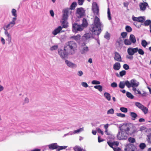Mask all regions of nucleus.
<instances>
[{
	"label": "nucleus",
	"mask_w": 151,
	"mask_h": 151,
	"mask_svg": "<svg viewBox=\"0 0 151 151\" xmlns=\"http://www.w3.org/2000/svg\"><path fill=\"white\" fill-rule=\"evenodd\" d=\"M119 130L117 135L119 140H126L129 135H131L136 131L135 129H133L131 124H126L119 127Z\"/></svg>",
	"instance_id": "1"
},
{
	"label": "nucleus",
	"mask_w": 151,
	"mask_h": 151,
	"mask_svg": "<svg viewBox=\"0 0 151 151\" xmlns=\"http://www.w3.org/2000/svg\"><path fill=\"white\" fill-rule=\"evenodd\" d=\"M103 27V25L100 22L99 19L96 16L93 24L91 25L90 29L93 34L99 35L101 32V28Z\"/></svg>",
	"instance_id": "2"
},
{
	"label": "nucleus",
	"mask_w": 151,
	"mask_h": 151,
	"mask_svg": "<svg viewBox=\"0 0 151 151\" xmlns=\"http://www.w3.org/2000/svg\"><path fill=\"white\" fill-rule=\"evenodd\" d=\"M77 47V44L73 41H70L67 42L64 48L69 54L73 55L75 52Z\"/></svg>",
	"instance_id": "3"
},
{
	"label": "nucleus",
	"mask_w": 151,
	"mask_h": 151,
	"mask_svg": "<svg viewBox=\"0 0 151 151\" xmlns=\"http://www.w3.org/2000/svg\"><path fill=\"white\" fill-rule=\"evenodd\" d=\"M63 15L61 21L62 25L63 26L62 28H67L68 26V22L67 19L68 14L70 12L71 13L70 9L69 8H65L63 11Z\"/></svg>",
	"instance_id": "4"
},
{
	"label": "nucleus",
	"mask_w": 151,
	"mask_h": 151,
	"mask_svg": "<svg viewBox=\"0 0 151 151\" xmlns=\"http://www.w3.org/2000/svg\"><path fill=\"white\" fill-rule=\"evenodd\" d=\"M16 18L13 17L12 20L11 22L7 24H4L3 26V28L4 30V34H10V33L8 32V30L13 27L16 24Z\"/></svg>",
	"instance_id": "5"
},
{
	"label": "nucleus",
	"mask_w": 151,
	"mask_h": 151,
	"mask_svg": "<svg viewBox=\"0 0 151 151\" xmlns=\"http://www.w3.org/2000/svg\"><path fill=\"white\" fill-rule=\"evenodd\" d=\"M139 84V83L135 79H132L130 83L128 81H121L120 82L119 85H137Z\"/></svg>",
	"instance_id": "6"
},
{
	"label": "nucleus",
	"mask_w": 151,
	"mask_h": 151,
	"mask_svg": "<svg viewBox=\"0 0 151 151\" xmlns=\"http://www.w3.org/2000/svg\"><path fill=\"white\" fill-rule=\"evenodd\" d=\"M66 51H67L65 50L64 48V50H58V54L62 59H64L68 57V53Z\"/></svg>",
	"instance_id": "7"
},
{
	"label": "nucleus",
	"mask_w": 151,
	"mask_h": 151,
	"mask_svg": "<svg viewBox=\"0 0 151 151\" xmlns=\"http://www.w3.org/2000/svg\"><path fill=\"white\" fill-rule=\"evenodd\" d=\"M80 52L82 54H85L88 52L89 51L88 47L87 46L86 44H82L80 47Z\"/></svg>",
	"instance_id": "8"
},
{
	"label": "nucleus",
	"mask_w": 151,
	"mask_h": 151,
	"mask_svg": "<svg viewBox=\"0 0 151 151\" xmlns=\"http://www.w3.org/2000/svg\"><path fill=\"white\" fill-rule=\"evenodd\" d=\"M92 10L94 14L96 15L99 14V7L96 2H94L92 3Z\"/></svg>",
	"instance_id": "9"
},
{
	"label": "nucleus",
	"mask_w": 151,
	"mask_h": 151,
	"mask_svg": "<svg viewBox=\"0 0 151 151\" xmlns=\"http://www.w3.org/2000/svg\"><path fill=\"white\" fill-rule=\"evenodd\" d=\"M73 28L76 31H81L83 30L84 28L81 24L74 23L73 25Z\"/></svg>",
	"instance_id": "10"
},
{
	"label": "nucleus",
	"mask_w": 151,
	"mask_h": 151,
	"mask_svg": "<svg viewBox=\"0 0 151 151\" xmlns=\"http://www.w3.org/2000/svg\"><path fill=\"white\" fill-rule=\"evenodd\" d=\"M132 19L134 21H135L141 23H143L145 19V17L144 16L136 17L133 16L132 17Z\"/></svg>",
	"instance_id": "11"
},
{
	"label": "nucleus",
	"mask_w": 151,
	"mask_h": 151,
	"mask_svg": "<svg viewBox=\"0 0 151 151\" xmlns=\"http://www.w3.org/2000/svg\"><path fill=\"white\" fill-rule=\"evenodd\" d=\"M127 51L129 55L133 56L135 53L137 52V47L133 48L129 47L127 49Z\"/></svg>",
	"instance_id": "12"
},
{
	"label": "nucleus",
	"mask_w": 151,
	"mask_h": 151,
	"mask_svg": "<svg viewBox=\"0 0 151 151\" xmlns=\"http://www.w3.org/2000/svg\"><path fill=\"white\" fill-rule=\"evenodd\" d=\"M65 62L66 64L67 65V66L70 68H75L77 67V66L76 64L68 60H65Z\"/></svg>",
	"instance_id": "13"
},
{
	"label": "nucleus",
	"mask_w": 151,
	"mask_h": 151,
	"mask_svg": "<svg viewBox=\"0 0 151 151\" xmlns=\"http://www.w3.org/2000/svg\"><path fill=\"white\" fill-rule=\"evenodd\" d=\"M77 14L78 17H81L85 14V11L82 8H78L77 10Z\"/></svg>",
	"instance_id": "14"
},
{
	"label": "nucleus",
	"mask_w": 151,
	"mask_h": 151,
	"mask_svg": "<svg viewBox=\"0 0 151 151\" xmlns=\"http://www.w3.org/2000/svg\"><path fill=\"white\" fill-rule=\"evenodd\" d=\"M135 147L133 145L129 144L127 145L124 148L125 151H134Z\"/></svg>",
	"instance_id": "15"
},
{
	"label": "nucleus",
	"mask_w": 151,
	"mask_h": 151,
	"mask_svg": "<svg viewBox=\"0 0 151 151\" xmlns=\"http://www.w3.org/2000/svg\"><path fill=\"white\" fill-rule=\"evenodd\" d=\"M62 27L61 26H59L57 28H55L52 32V34L54 36L61 32Z\"/></svg>",
	"instance_id": "16"
},
{
	"label": "nucleus",
	"mask_w": 151,
	"mask_h": 151,
	"mask_svg": "<svg viewBox=\"0 0 151 151\" xmlns=\"http://www.w3.org/2000/svg\"><path fill=\"white\" fill-rule=\"evenodd\" d=\"M123 39L121 37H119L116 43V46L117 47H121L123 44Z\"/></svg>",
	"instance_id": "17"
},
{
	"label": "nucleus",
	"mask_w": 151,
	"mask_h": 151,
	"mask_svg": "<svg viewBox=\"0 0 151 151\" xmlns=\"http://www.w3.org/2000/svg\"><path fill=\"white\" fill-rule=\"evenodd\" d=\"M147 6H148V4L146 2H144V3H140L139 5L140 10L144 11L146 9V7Z\"/></svg>",
	"instance_id": "18"
},
{
	"label": "nucleus",
	"mask_w": 151,
	"mask_h": 151,
	"mask_svg": "<svg viewBox=\"0 0 151 151\" xmlns=\"http://www.w3.org/2000/svg\"><path fill=\"white\" fill-rule=\"evenodd\" d=\"M114 59L118 62H122V59L120 55L117 52L114 53Z\"/></svg>",
	"instance_id": "19"
},
{
	"label": "nucleus",
	"mask_w": 151,
	"mask_h": 151,
	"mask_svg": "<svg viewBox=\"0 0 151 151\" xmlns=\"http://www.w3.org/2000/svg\"><path fill=\"white\" fill-rule=\"evenodd\" d=\"M48 146L50 150H54L57 149L58 145L57 143H54L48 145Z\"/></svg>",
	"instance_id": "20"
},
{
	"label": "nucleus",
	"mask_w": 151,
	"mask_h": 151,
	"mask_svg": "<svg viewBox=\"0 0 151 151\" xmlns=\"http://www.w3.org/2000/svg\"><path fill=\"white\" fill-rule=\"evenodd\" d=\"M120 68L121 65L119 63H116L113 65V68L115 70H119Z\"/></svg>",
	"instance_id": "21"
},
{
	"label": "nucleus",
	"mask_w": 151,
	"mask_h": 151,
	"mask_svg": "<svg viewBox=\"0 0 151 151\" xmlns=\"http://www.w3.org/2000/svg\"><path fill=\"white\" fill-rule=\"evenodd\" d=\"M129 40L131 42L134 44L136 42V39L134 36L133 35H131L129 37Z\"/></svg>",
	"instance_id": "22"
},
{
	"label": "nucleus",
	"mask_w": 151,
	"mask_h": 151,
	"mask_svg": "<svg viewBox=\"0 0 151 151\" xmlns=\"http://www.w3.org/2000/svg\"><path fill=\"white\" fill-rule=\"evenodd\" d=\"M130 115L132 117V119L133 120H135L137 116V114L134 112H130Z\"/></svg>",
	"instance_id": "23"
},
{
	"label": "nucleus",
	"mask_w": 151,
	"mask_h": 151,
	"mask_svg": "<svg viewBox=\"0 0 151 151\" xmlns=\"http://www.w3.org/2000/svg\"><path fill=\"white\" fill-rule=\"evenodd\" d=\"M7 37L6 40L8 41V44H9L12 42V37L11 34H5Z\"/></svg>",
	"instance_id": "24"
},
{
	"label": "nucleus",
	"mask_w": 151,
	"mask_h": 151,
	"mask_svg": "<svg viewBox=\"0 0 151 151\" xmlns=\"http://www.w3.org/2000/svg\"><path fill=\"white\" fill-rule=\"evenodd\" d=\"M104 96L106 99L108 101L111 100V95L109 93L107 92H105L104 93Z\"/></svg>",
	"instance_id": "25"
},
{
	"label": "nucleus",
	"mask_w": 151,
	"mask_h": 151,
	"mask_svg": "<svg viewBox=\"0 0 151 151\" xmlns=\"http://www.w3.org/2000/svg\"><path fill=\"white\" fill-rule=\"evenodd\" d=\"M144 24H142V25L145 26H148L151 24V21L150 20L148 19L144 22Z\"/></svg>",
	"instance_id": "26"
},
{
	"label": "nucleus",
	"mask_w": 151,
	"mask_h": 151,
	"mask_svg": "<svg viewBox=\"0 0 151 151\" xmlns=\"http://www.w3.org/2000/svg\"><path fill=\"white\" fill-rule=\"evenodd\" d=\"M84 27H86L88 25V23L86 19L83 18L82 20V23L81 24Z\"/></svg>",
	"instance_id": "27"
},
{
	"label": "nucleus",
	"mask_w": 151,
	"mask_h": 151,
	"mask_svg": "<svg viewBox=\"0 0 151 151\" xmlns=\"http://www.w3.org/2000/svg\"><path fill=\"white\" fill-rule=\"evenodd\" d=\"M84 37L86 38V39L87 40L92 38V35L91 33H88L84 34Z\"/></svg>",
	"instance_id": "28"
},
{
	"label": "nucleus",
	"mask_w": 151,
	"mask_h": 151,
	"mask_svg": "<svg viewBox=\"0 0 151 151\" xmlns=\"http://www.w3.org/2000/svg\"><path fill=\"white\" fill-rule=\"evenodd\" d=\"M73 150L75 151H82L83 149L79 146H76L73 147Z\"/></svg>",
	"instance_id": "29"
},
{
	"label": "nucleus",
	"mask_w": 151,
	"mask_h": 151,
	"mask_svg": "<svg viewBox=\"0 0 151 151\" xmlns=\"http://www.w3.org/2000/svg\"><path fill=\"white\" fill-rule=\"evenodd\" d=\"M128 88H130L131 87L132 88V89L133 90L134 92L136 93L137 91V90L136 89V87L138 86H127Z\"/></svg>",
	"instance_id": "30"
},
{
	"label": "nucleus",
	"mask_w": 151,
	"mask_h": 151,
	"mask_svg": "<svg viewBox=\"0 0 151 151\" xmlns=\"http://www.w3.org/2000/svg\"><path fill=\"white\" fill-rule=\"evenodd\" d=\"M137 93L139 94L141 96H146V93L144 91H142V92H141L137 90V91L136 93Z\"/></svg>",
	"instance_id": "31"
},
{
	"label": "nucleus",
	"mask_w": 151,
	"mask_h": 151,
	"mask_svg": "<svg viewBox=\"0 0 151 151\" xmlns=\"http://www.w3.org/2000/svg\"><path fill=\"white\" fill-rule=\"evenodd\" d=\"M83 130V128H81L78 129L74 130V131H73V134H78L82 131Z\"/></svg>",
	"instance_id": "32"
},
{
	"label": "nucleus",
	"mask_w": 151,
	"mask_h": 151,
	"mask_svg": "<svg viewBox=\"0 0 151 151\" xmlns=\"http://www.w3.org/2000/svg\"><path fill=\"white\" fill-rule=\"evenodd\" d=\"M141 110H142L145 114H147L148 112V109L144 106H143V107L142 108Z\"/></svg>",
	"instance_id": "33"
},
{
	"label": "nucleus",
	"mask_w": 151,
	"mask_h": 151,
	"mask_svg": "<svg viewBox=\"0 0 151 151\" xmlns=\"http://www.w3.org/2000/svg\"><path fill=\"white\" fill-rule=\"evenodd\" d=\"M135 106L138 107L139 109H141L143 106H144L143 105H142L141 103L139 102H136L135 103Z\"/></svg>",
	"instance_id": "34"
},
{
	"label": "nucleus",
	"mask_w": 151,
	"mask_h": 151,
	"mask_svg": "<svg viewBox=\"0 0 151 151\" xmlns=\"http://www.w3.org/2000/svg\"><path fill=\"white\" fill-rule=\"evenodd\" d=\"M58 48V45H54L51 47L50 49V50L51 51H53L57 50Z\"/></svg>",
	"instance_id": "35"
},
{
	"label": "nucleus",
	"mask_w": 151,
	"mask_h": 151,
	"mask_svg": "<svg viewBox=\"0 0 151 151\" xmlns=\"http://www.w3.org/2000/svg\"><path fill=\"white\" fill-rule=\"evenodd\" d=\"M80 36L79 35H78L76 36H73L71 37V38L73 39L76 40H79L80 39Z\"/></svg>",
	"instance_id": "36"
},
{
	"label": "nucleus",
	"mask_w": 151,
	"mask_h": 151,
	"mask_svg": "<svg viewBox=\"0 0 151 151\" xmlns=\"http://www.w3.org/2000/svg\"><path fill=\"white\" fill-rule=\"evenodd\" d=\"M126 96L128 98L131 99H133L134 98V96L129 92L126 93Z\"/></svg>",
	"instance_id": "37"
},
{
	"label": "nucleus",
	"mask_w": 151,
	"mask_h": 151,
	"mask_svg": "<svg viewBox=\"0 0 151 151\" xmlns=\"http://www.w3.org/2000/svg\"><path fill=\"white\" fill-rule=\"evenodd\" d=\"M94 87L95 88L98 90L100 92L102 91V87L101 86H95Z\"/></svg>",
	"instance_id": "38"
},
{
	"label": "nucleus",
	"mask_w": 151,
	"mask_h": 151,
	"mask_svg": "<svg viewBox=\"0 0 151 151\" xmlns=\"http://www.w3.org/2000/svg\"><path fill=\"white\" fill-rule=\"evenodd\" d=\"M66 146H58V148H57V151H60L61 150L65 149L66 147Z\"/></svg>",
	"instance_id": "39"
},
{
	"label": "nucleus",
	"mask_w": 151,
	"mask_h": 151,
	"mask_svg": "<svg viewBox=\"0 0 151 151\" xmlns=\"http://www.w3.org/2000/svg\"><path fill=\"white\" fill-rule=\"evenodd\" d=\"M12 15L15 17H14L17 18V11L16 10L14 9H13L12 10Z\"/></svg>",
	"instance_id": "40"
},
{
	"label": "nucleus",
	"mask_w": 151,
	"mask_h": 151,
	"mask_svg": "<svg viewBox=\"0 0 151 151\" xmlns=\"http://www.w3.org/2000/svg\"><path fill=\"white\" fill-rule=\"evenodd\" d=\"M147 44V43L145 40H142L141 42V45L144 47H145Z\"/></svg>",
	"instance_id": "41"
},
{
	"label": "nucleus",
	"mask_w": 151,
	"mask_h": 151,
	"mask_svg": "<svg viewBox=\"0 0 151 151\" xmlns=\"http://www.w3.org/2000/svg\"><path fill=\"white\" fill-rule=\"evenodd\" d=\"M124 43L126 45H130L132 44V42L130 40L128 39H125L124 41Z\"/></svg>",
	"instance_id": "42"
},
{
	"label": "nucleus",
	"mask_w": 151,
	"mask_h": 151,
	"mask_svg": "<svg viewBox=\"0 0 151 151\" xmlns=\"http://www.w3.org/2000/svg\"><path fill=\"white\" fill-rule=\"evenodd\" d=\"M77 5V3L76 2H73L70 6V9H74Z\"/></svg>",
	"instance_id": "43"
},
{
	"label": "nucleus",
	"mask_w": 151,
	"mask_h": 151,
	"mask_svg": "<svg viewBox=\"0 0 151 151\" xmlns=\"http://www.w3.org/2000/svg\"><path fill=\"white\" fill-rule=\"evenodd\" d=\"M120 110L121 111L124 113H126L128 111L127 108L124 107H121L120 109Z\"/></svg>",
	"instance_id": "44"
},
{
	"label": "nucleus",
	"mask_w": 151,
	"mask_h": 151,
	"mask_svg": "<svg viewBox=\"0 0 151 151\" xmlns=\"http://www.w3.org/2000/svg\"><path fill=\"white\" fill-rule=\"evenodd\" d=\"M129 142L131 143H134L135 142V139L134 138L130 137L128 139Z\"/></svg>",
	"instance_id": "45"
},
{
	"label": "nucleus",
	"mask_w": 151,
	"mask_h": 151,
	"mask_svg": "<svg viewBox=\"0 0 151 151\" xmlns=\"http://www.w3.org/2000/svg\"><path fill=\"white\" fill-rule=\"evenodd\" d=\"M137 52H138V53L142 55H143L144 54V52L143 51V50L141 49H138V48L137 47Z\"/></svg>",
	"instance_id": "46"
},
{
	"label": "nucleus",
	"mask_w": 151,
	"mask_h": 151,
	"mask_svg": "<svg viewBox=\"0 0 151 151\" xmlns=\"http://www.w3.org/2000/svg\"><path fill=\"white\" fill-rule=\"evenodd\" d=\"M104 37L107 40H109L110 37V35L109 33L108 32H106L104 36Z\"/></svg>",
	"instance_id": "47"
},
{
	"label": "nucleus",
	"mask_w": 151,
	"mask_h": 151,
	"mask_svg": "<svg viewBox=\"0 0 151 151\" xmlns=\"http://www.w3.org/2000/svg\"><path fill=\"white\" fill-rule=\"evenodd\" d=\"M125 29L127 31L129 32H130L132 31V28L129 26H127L126 27Z\"/></svg>",
	"instance_id": "48"
},
{
	"label": "nucleus",
	"mask_w": 151,
	"mask_h": 151,
	"mask_svg": "<svg viewBox=\"0 0 151 151\" xmlns=\"http://www.w3.org/2000/svg\"><path fill=\"white\" fill-rule=\"evenodd\" d=\"M114 112V110L113 109H111L107 111V114H113Z\"/></svg>",
	"instance_id": "49"
},
{
	"label": "nucleus",
	"mask_w": 151,
	"mask_h": 151,
	"mask_svg": "<svg viewBox=\"0 0 151 151\" xmlns=\"http://www.w3.org/2000/svg\"><path fill=\"white\" fill-rule=\"evenodd\" d=\"M107 14L108 19L109 20H111V13L110 11V9L109 8H108Z\"/></svg>",
	"instance_id": "50"
},
{
	"label": "nucleus",
	"mask_w": 151,
	"mask_h": 151,
	"mask_svg": "<svg viewBox=\"0 0 151 151\" xmlns=\"http://www.w3.org/2000/svg\"><path fill=\"white\" fill-rule=\"evenodd\" d=\"M116 115L119 116L121 118H124L125 117V115L124 114H123L120 113H117Z\"/></svg>",
	"instance_id": "51"
},
{
	"label": "nucleus",
	"mask_w": 151,
	"mask_h": 151,
	"mask_svg": "<svg viewBox=\"0 0 151 151\" xmlns=\"http://www.w3.org/2000/svg\"><path fill=\"white\" fill-rule=\"evenodd\" d=\"M100 83V82L99 81L96 80L93 81L91 83V84H99Z\"/></svg>",
	"instance_id": "52"
},
{
	"label": "nucleus",
	"mask_w": 151,
	"mask_h": 151,
	"mask_svg": "<svg viewBox=\"0 0 151 151\" xmlns=\"http://www.w3.org/2000/svg\"><path fill=\"white\" fill-rule=\"evenodd\" d=\"M146 147L145 144L144 143H141L139 145V147L142 149H143Z\"/></svg>",
	"instance_id": "53"
},
{
	"label": "nucleus",
	"mask_w": 151,
	"mask_h": 151,
	"mask_svg": "<svg viewBox=\"0 0 151 151\" xmlns=\"http://www.w3.org/2000/svg\"><path fill=\"white\" fill-rule=\"evenodd\" d=\"M73 131H70L68 133L65 134L63 135V137H64L67 136L71 135H73Z\"/></svg>",
	"instance_id": "54"
},
{
	"label": "nucleus",
	"mask_w": 151,
	"mask_h": 151,
	"mask_svg": "<svg viewBox=\"0 0 151 151\" xmlns=\"http://www.w3.org/2000/svg\"><path fill=\"white\" fill-rule=\"evenodd\" d=\"M126 72L125 70H123L119 72V74L122 77L126 74Z\"/></svg>",
	"instance_id": "55"
},
{
	"label": "nucleus",
	"mask_w": 151,
	"mask_h": 151,
	"mask_svg": "<svg viewBox=\"0 0 151 151\" xmlns=\"http://www.w3.org/2000/svg\"><path fill=\"white\" fill-rule=\"evenodd\" d=\"M126 32H122L121 33V36L122 37V38H124L127 35Z\"/></svg>",
	"instance_id": "56"
},
{
	"label": "nucleus",
	"mask_w": 151,
	"mask_h": 151,
	"mask_svg": "<svg viewBox=\"0 0 151 151\" xmlns=\"http://www.w3.org/2000/svg\"><path fill=\"white\" fill-rule=\"evenodd\" d=\"M123 68H124L126 70H127L129 69V66L127 64H124L123 65Z\"/></svg>",
	"instance_id": "57"
},
{
	"label": "nucleus",
	"mask_w": 151,
	"mask_h": 151,
	"mask_svg": "<svg viewBox=\"0 0 151 151\" xmlns=\"http://www.w3.org/2000/svg\"><path fill=\"white\" fill-rule=\"evenodd\" d=\"M147 140L150 143H151V134H150L147 136Z\"/></svg>",
	"instance_id": "58"
},
{
	"label": "nucleus",
	"mask_w": 151,
	"mask_h": 151,
	"mask_svg": "<svg viewBox=\"0 0 151 151\" xmlns=\"http://www.w3.org/2000/svg\"><path fill=\"white\" fill-rule=\"evenodd\" d=\"M97 129V132L98 133L101 134V135H103V134H104V132L102 131L100 129L98 128Z\"/></svg>",
	"instance_id": "59"
},
{
	"label": "nucleus",
	"mask_w": 151,
	"mask_h": 151,
	"mask_svg": "<svg viewBox=\"0 0 151 151\" xmlns=\"http://www.w3.org/2000/svg\"><path fill=\"white\" fill-rule=\"evenodd\" d=\"M84 0H78V3L79 5H82Z\"/></svg>",
	"instance_id": "60"
},
{
	"label": "nucleus",
	"mask_w": 151,
	"mask_h": 151,
	"mask_svg": "<svg viewBox=\"0 0 151 151\" xmlns=\"http://www.w3.org/2000/svg\"><path fill=\"white\" fill-rule=\"evenodd\" d=\"M1 42L3 45H4L5 44V42L4 39L2 37L1 38Z\"/></svg>",
	"instance_id": "61"
},
{
	"label": "nucleus",
	"mask_w": 151,
	"mask_h": 151,
	"mask_svg": "<svg viewBox=\"0 0 151 151\" xmlns=\"http://www.w3.org/2000/svg\"><path fill=\"white\" fill-rule=\"evenodd\" d=\"M113 150L114 151H122L121 149L119 147L114 148Z\"/></svg>",
	"instance_id": "62"
},
{
	"label": "nucleus",
	"mask_w": 151,
	"mask_h": 151,
	"mask_svg": "<svg viewBox=\"0 0 151 151\" xmlns=\"http://www.w3.org/2000/svg\"><path fill=\"white\" fill-rule=\"evenodd\" d=\"M50 12L51 16L52 17H53L54 16V13L53 11L52 10H51Z\"/></svg>",
	"instance_id": "63"
},
{
	"label": "nucleus",
	"mask_w": 151,
	"mask_h": 151,
	"mask_svg": "<svg viewBox=\"0 0 151 151\" xmlns=\"http://www.w3.org/2000/svg\"><path fill=\"white\" fill-rule=\"evenodd\" d=\"M127 58L129 59L130 60H132L133 58V57L131 55H127L126 56Z\"/></svg>",
	"instance_id": "64"
}]
</instances>
